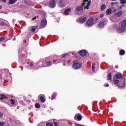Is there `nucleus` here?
I'll list each match as a JSON object with an SVG mask.
<instances>
[{
    "label": "nucleus",
    "mask_w": 126,
    "mask_h": 126,
    "mask_svg": "<svg viewBox=\"0 0 126 126\" xmlns=\"http://www.w3.org/2000/svg\"><path fill=\"white\" fill-rule=\"evenodd\" d=\"M122 14L123 12L122 11H120L116 13V16H117L118 17H120V16H121V15H122Z\"/></svg>",
    "instance_id": "15"
},
{
    "label": "nucleus",
    "mask_w": 126,
    "mask_h": 126,
    "mask_svg": "<svg viewBox=\"0 0 126 126\" xmlns=\"http://www.w3.org/2000/svg\"><path fill=\"white\" fill-rule=\"evenodd\" d=\"M74 119L76 121H81L82 117H81V115H80L79 114H76L74 117Z\"/></svg>",
    "instance_id": "6"
},
{
    "label": "nucleus",
    "mask_w": 126,
    "mask_h": 126,
    "mask_svg": "<svg viewBox=\"0 0 126 126\" xmlns=\"http://www.w3.org/2000/svg\"><path fill=\"white\" fill-rule=\"evenodd\" d=\"M124 85H120V87H125V82H124Z\"/></svg>",
    "instance_id": "39"
},
{
    "label": "nucleus",
    "mask_w": 126,
    "mask_h": 126,
    "mask_svg": "<svg viewBox=\"0 0 126 126\" xmlns=\"http://www.w3.org/2000/svg\"><path fill=\"white\" fill-rule=\"evenodd\" d=\"M35 19H36V17H35L34 18H33L32 19V20H35Z\"/></svg>",
    "instance_id": "44"
},
{
    "label": "nucleus",
    "mask_w": 126,
    "mask_h": 126,
    "mask_svg": "<svg viewBox=\"0 0 126 126\" xmlns=\"http://www.w3.org/2000/svg\"><path fill=\"white\" fill-rule=\"evenodd\" d=\"M3 114L0 112V118H1V117H2Z\"/></svg>",
    "instance_id": "41"
},
{
    "label": "nucleus",
    "mask_w": 126,
    "mask_h": 126,
    "mask_svg": "<svg viewBox=\"0 0 126 126\" xmlns=\"http://www.w3.org/2000/svg\"><path fill=\"white\" fill-rule=\"evenodd\" d=\"M30 66H33V63H30Z\"/></svg>",
    "instance_id": "38"
},
{
    "label": "nucleus",
    "mask_w": 126,
    "mask_h": 126,
    "mask_svg": "<svg viewBox=\"0 0 126 126\" xmlns=\"http://www.w3.org/2000/svg\"><path fill=\"white\" fill-rule=\"evenodd\" d=\"M107 79L108 80H112V74L111 73H109L107 75Z\"/></svg>",
    "instance_id": "18"
},
{
    "label": "nucleus",
    "mask_w": 126,
    "mask_h": 126,
    "mask_svg": "<svg viewBox=\"0 0 126 126\" xmlns=\"http://www.w3.org/2000/svg\"><path fill=\"white\" fill-rule=\"evenodd\" d=\"M104 86H105V87H109V85L108 84H105L104 85Z\"/></svg>",
    "instance_id": "36"
},
{
    "label": "nucleus",
    "mask_w": 126,
    "mask_h": 126,
    "mask_svg": "<svg viewBox=\"0 0 126 126\" xmlns=\"http://www.w3.org/2000/svg\"><path fill=\"white\" fill-rule=\"evenodd\" d=\"M92 64L93 71H95V63H93Z\"/></svg>",
    "instance_id": "28"
},
{
    "label": "nucleus",
    "mask_w": 126,
    "mask_h": 126,
    "mask_svg": "<svg viewBox=\"0 0 126 126\" xmlns=\"http://www.w3.org/2000/svg\"><path fill=\"white\" fill-rule=\"evenodd\" d=\"M76 126H85L84 125H81V124H77L76 123L75 124Z\"/></svg>",
    "instance_id": "33"
},
{
    "label": "nucleus",
    "mask_w": 126,
    "mask_h": 126,
    "mask_svg": "<svg viewBox=\"0 0 126 126\" xmlns=\"http://www.w3.org/2000/svg\"><path fill=\"white\" fill-rule=\"evenodd\" d=\"M67 55V54H64L62 56V58H64V57H65V56Z\"/></svg>",
    "instance_id": "40"
},
{
    "label": "nucleus",
    "mask_w": 126,
    "mask_h": 126,
    "mask_svg": "<svg viewBox=\"0 0 126 126\" xmlns=\"http://www.w3.org/2000/svg\"><path fill=\"white\" fill-rule=\"evenodd\" d=\"M1 7H2V6H0V9H1Z\"/></svg>",
    "instance_id": "45"
},
{
    "label": "nucleus",
    "mask_w": 126,
    "mask_h": 126,
    "mask_svg": "<svg viewBox=\"0 0 126 126\" xmlns=\"http://www.w3.org/2000/svg\"><path fill=\"white\" fill-rule=\"evenodd\" d=\"M105 8H106V5L105 4H102L101 7V10L103 11L105 10Z\"/></svg>",
    "instance_id": "21"
},
{
    "label": "nucleus",
    "mask_w": 126,
    "mask_h": 126,
    "mask_svg": "<svg viewBox=\"0 0 126 126\" xmlns=\"http://www.w3.org/2000/svg\"><path fill=\"white\" fill-rule=\"evenodd\" d=\"M50 65H52V63L48 62L46 63V66H50Z\"/></svg>",
    "instance_id": "29"
},
{
    "label": "nucleus",
    "mask_w": 126,
    "mask_h": 126,
    "mask_svg": "<svg viewBox=\"0 0 126 126\" xmlns=\"http://www.w3.org/2000/svg\"><path fill=\"white\" fill-rule=\"evenodd\" d=\"M4 125V123L3 122H0V126H2Z\"/></svg>",
    "instance_id": "34"
},
{
    "label": "nucleus",
    "mask_w": 126,
    "mask_h": 126,
    "mask_svg": "<svg viewBox=\"0 0 126 126\" xmlns=\"http://www.w3.org/2000/svg\"><path fill=\"white\" fill-rule=\"evenodd\" d=\"M123 6H125V5L122 4V6H120L119 7L120 9H122V8H123Z\"/></svg>",
    "instance_id": "37"
},
{
    "label": "nucleus",
    "mask_w": 126,
    "mask_h": 126,
    "mask_svg": "<svg viewBox=\"0 0 126 126\" xmlns=\"http://www.w3.org/2000/svg\"><path fill=\"white\" fill-rule=\"evenodd\" d=\"M117 78L121 79L123 78V74H118L116 75Z\"/></svg>",
    "instance_id": "19"
},
{
    "label": "nucleus",
    "mask_w": 126,
    "mask_h": 126,
    "mask_svg": "<svg viewBox=\"0 0 126 126\" xmlns=\"http://www.w3.org/2000/svg\"><path fill=\"white\" fill-rule=\"evenodd\" d=\"M125 31H126V29L124 27H119L118 29V32L119 33H123Z\"/></svg>",
    "instance_id": "7"
},
{
    "label": "nucleus",
    "mask_w": 126,
    "mask_h": 126,
    "mask_svg": "<svg viewBox=\"0 0 126 126\" xmlns=\"http://www.w3.org/2000/svg\"><path fill=\"white\" fill-rule=\"evenodd\" d=\"M71 10V9L70 8H68L66 10H65L64 11V14H65V15H68V13H69L70 12Z\"/></svg>",
    "instance_id": "13"
},
{
    "label": "nucleus",
    "mask_w": 126,
    "mask_h": 126,
    "mask_svg": "<svg viewBox=\"0 0 126 126\" xmlns=\"http://www.w3.org/2000/svg\"><path fill=\"white\" fill-rule=\"evenodd\" d=\"M0 25H4V23H1Z\"/></svg>",
    "instance_id": "43"
},
{
    "label": "nucleus",
    "mask_w": 126,
    "mask_h": 126,
    "mask_svg": "<svg viewBox=\"0 0 126 126\" xmlns=\"http://www.w3.org/2000/svg\"><path fill=\"white\" fill-rule=\"evenodd\" d=\"M122 27H126V20H124L121 24Z\"/></svg>",
    "instance_id": "17"
},
{
    "label": "nucleus",
    "mask_w": 126,
    "mask_h": 126,
    "mask_svg": "<svg viewBox=\"0 0 126 126\" xmlns=\"http://www.w3.org/2000/svg\"><path fill=\"white\" fill-rule=\"evenodd\" d=\"M39 98L41 102H42V103H45V101L46 100H45V98L44 97V96H40Z\"/></svg>",
    "instance_id": "16"
},
{
    "label": "nucleus",
    "mask_w": 126,
    "mask_h": 126,
    "mask_svg": "<svg viewBox=\"0 0 126 126\" xmlns=\"http://www.w3.org/2000/svg\"><path fill=\"white\" fill-rule=\"evenodd\" d=\"M120 2L122 4H126V0H120Z\"/></svg>",
    "instance_id": "23"
},
{
    "label": "nucleus",
    "mask_w": 126,
    "mask_h": 126,
    "mask_svg": "<svg viewBox=\"0 0 126 126\" xmlns=\"http://www.w3.org/2000/svg\"><path fill=\"white\" fill-rule=\"evenodd\" d=\"M51 99H52V100H53V99H54V98L52 97Z\"/></svg>",
    "instance_id": "47"
},
{
    "label": "nucleus",
    "mask_w": 126,
    "mask_h": 126,
    "mask_svg": "<svg viewBox=\"0 0 126 126\" xmlns=\"http://www.w3.org/2000/svg\"><path fill=\"white\" fill-rule=\"evenodd\" d=\"M35 106L36 109H39L41 108V106L40 105V104L38 103H35Z\"/></svg>",
    "instance_id": "22"
},
{
    "label": "nucleus",
    "mask_w": 126,
    "mask_h": 126,
    "mask_svg": "<svg viewBox=\"0 0 126 126\" xmlns=\"http://www.w3.org/2000/svg\"><path fill=\"white\" fill-rule=\"evenodd\" d=\"M112 0V1H116L117 0Z\"/></svg>",
    "instance_id": "46"
},
{
    "label": "nucleus",
    "mask_w": 126,
    "mask_h": 126,
    "mask_svg": "<svg viewBox=\"0 0 126 126\" xmlns=\"http://www.w3.org/2000/svg\"><path fill=\"white\" fill-rule=\"evenodd\" d=\"M5 39V37L2 36L0 37V42H1V41H3Z\"/></svg>",
    "instance_id": "30"
},
{
    "label": "nucleus",
    "mask_w": 126,
    "mask_h": 126,
    "mask_svg": "<svg viewBox=\"0 0 126 126\" xmlns=\"http://www.w3.org/2000/svg\"><path fill=\"white\" fill-rule=\"evenodd\" d=\"M59 124L58 122H54V126H59Z\"/></svg>",
    "instance_id": "32"
},
{
    "label": "nucleus",
    "mask_w": 126,
    "mask_h": 126,
    "mask_svg": "<svg viewBox=\"0 0 126 126\" xmlns=\"http://www.w3.org/2000/svg\"><path fill=\"white\" fill-rule=\"evenodd\" d=\"M54 95H55V94H53V96H52V97H54Z\"/></svg>",
    "instance_id": "48"
},
{
    "label": "nucleus",
    "mask_w": 126,
    "mask_h": 126,
    "mask_svg": "<svg viewBox=\"0 0 126 126\" xmlns=\"http://www.w3.org/2000/svg\"><path fill=\"white\" fill-rule=\"evenodd\" d=\"M48 6L51 7V8H53L54 7H56V1L55 0H51Z\"/></svg>",
    "instance_id": "5"
},
{
    "label": "nucleus",
    "mask_w": 126,
    "mask_h": 126,
    "mask_svg": "<svg viewBox=\"0 0 126 126\" xmlns=\"http://www.w3.org/2000/svg\"><path fill=\"white\" fill-rule=\"evenodd\" d=\"M16 1H17V0H9L8 4H14Z\"/></svg>",
    "instance_id": "10"
},
{
    "label": "nucleus",
    "mask_w": 126,
    "mask_h": 126,
    "mask_svg": "<svg viewBox=\"0 0 126 126\" xmlns=\"http://www.w3.org/2000/svg\"><path fill=\"white\" fill-rule=\"evenodd\" d=\"M79 54L80 56H81V57H85V56L87 55V53H86V51L84 50H81V51H80Z\"/></svg>",
    "instance_id": "9"
},
{
    "label": "nucleus",
    "mask_w": 126,
    "mask_h": 126,
    "mask_svg": "<svg viewBox=\"0 0 126 126\" xmlns=\"http://www.w3.org/2000/svg\"><path fill=\"white\" fill-rule=\"evenodd\" d=\"M10 101L11 102L12 105H14V104H15V100L14 99H11Z\"/></svg>",
    "instance_id": "26"
},
{
    "label": "nucleus",
    "mask_w": 126,
    "mask_h": 126,
    "mask_svg": "<svg viewBox=\"0 0 126 126\" xmlns=\"http://www.w3.org/2000/svg\"><path fill=\"white\" fill-rule=\"evenodd\" d=\"M2 1H3V2H5L6 1V0H0Z\"/></svg>",
    "instance_id": "42"
},
{
    "label": "nucleus",
    "mask_w": 126,
    "mask_h": 126,
    "mask_svg": "<svg viewBox=\"0 0 126 126\" xmlns=\"http://www.w3.org/2000/svg\"><path fill=\"white\" fill-rule=\"evenodd\" d=\"M0 96H1L0 100H2L3 99L6 100V99H8L7 97H6V96H5V95H4L2 94H0Z\"/></svg>",
    "instance_id": "12"
},
{
    "label": "nucleus",
    "mask_w": 126,
    "mask_h": 126,
    "mask_svg": "<svg viewBox=\"0 0 126 126\" xmlns=\"http://www.w3.org/2000/svg\"><path fill=\"white\" fill-rule=\"evenodd\" d=\"M111 5H114V4H118V2H112L111 3Z\"/></svg>",
    "instance_id": "31"
},
{
    "label": "nucleus",
    "mask_w": 126,
    "mask_h": 126,
    "mask_svg": "<svg viewBox=\"0 0 126 126\" xmlns=\"http://www.w3.org/2000/svg\"><path fill=\"white\" fill-rule=\"evenodd\" d=\"M54 126V124L53 123H47L46 124V126Z\"/></svg>",
    "instance_id": "25"
},
{
    "label": "nucleus",
    "mask_w": 126,
    "mask_h": 126,
    "mask_svg": "<svg viewBox=\"0 0 126 126\" xmlns=\"http://www.w3.org/2000/svg\"><path fill=\"white\" fill-rule=\"evenodd\" d=\"M63 65H65V64H63Z\"/></svg>",
    "instance_id": "49"
},
{
    "label": "nucleus",
    "mask_w": 126,
    "mask_h": 126,
    "mask_svg": "<svg viewBox=\"0 0 126 126\" xmlns=\"http://www.w3.org/2000/svg\"><path fill=\"white\" fill-rule=\"evenodd\" d=\"M125 54H126V52H125V50H121L120 51V55H121V56H124V55H125Z\"/></svg>",
    "instance_id": "20"
},
{
    "label": "nucleus",
    "mask_w": 126,
    "mask_h": 126,
    "mask_svg": "<svg viewBox=\"0 0 126 126\" xmlns=\"http://www.w3.org/2000/svg\"><path fill=\"white\" fill-rule=\"evenodd\" d=\"M85 21H86V17H84L80 19V23H83Z\"/></svg>",
    "instance_id": "14"
},
{
    "label": "nucleus",
    "mask_w": 126,
    "mask_h": 126,
    "mask_svg": "<svg viewBox=\"0 0 126 126\" xmlns=\"http://www.w3.org/2000/svg\"><path fill=\"white\" fill-rule=\"evenodd\" d=\"M104 14H101L99 16V18H103V17H104Z\"/></svg>",
    "instance_id": "35"
},
{
    "label": "nucleus",
    "mask_w": 126,
    "mask_h": 126,
    "mask_svg": "<svg viewBox=\"0 0 126 126\" xmlns=\"http://www.w3.org/2000/svg\"><path fill=\"white\" fill-rule=\"evenodd\" d=\"M36 29H37V27L36 26L32 27V32H35V30H36Z\"/></svg>",
    "instance_id": "27"
},
{
    "label": "nucleus",
    "mask_w": 126,
    "mask_h": 126,
    "mask_svg": "<svg viewBox=\"0 0 126 126\" xmlns=\"http://www.w3.org/2000/svg\"><path fill=\"white\" fill-rule=\"evenodd\" d=\"M116 67L118 68V67L117 66V67Z\"/></svg>",
    "instance_id": "50"
},
{
    "label": "nucleus",
    "mask_w": 126,
    "mask_h": 126,
    "mask_svg": "<svg viewBox=\"0 0 126 126\" xmlns=\"http://www.w3.org/2000/svg\"><path fill=\"white\" fill-rule=\"evenodd\" d=\"M108 22V19H106L103 20H101L99 23L98 26L100 27V28H102V27H104L105 26V23H107Z\"/></svg>",
    "instance_id": "4"
},
{
    "label": "nucleus",
    "mask_w": 126,
    "mask_h": 126,
    "mask_svg": "<svg viewBox=\"0 0 126 126\" xmlns=\"http://www.w3.org/2000/svg\"><path fill=\"white\" fill-rule=\"evenodd\" d=\"M106 15H110L112 13V9L111 8L108 9L106 12Z\"/></svg>",
    "instance_id": "11"
},
{
    "label": "nucleus",
    "mask_w": 126,
    "mask_h": 126,
    "mask_svg": "<svg viewBox=\"0 0 126 126\" xmlns=\"http://www.w3.org/2000/svg\"><path fill=\"white\" fill-rule=\"evenodd\" d=\"M113 81L114 82H115V83H116V84H118V83H119V80L117 79V78H114L113 79Z\"/></svg>",
    "instance_id": "24"
},
{
    "label": "nucleus",
    "mask_w": 126,
    "mask_h": 126,
    "mask_svg": "<svg viewBox=\"0 0 126 126\" xmlns=\"http://www.w3.org/2000/svg\"><path fill=\"white\" fill-rule=\"evenodd\" d=\"M93 20L92 18L89 19L86 23V27H92V26H93Z\"/></svg>",
    "instance_id": "3"
},
{
    "label": "nucleus",
    "mask_w": 126,
    "mask_h": 126,
    "mask_svg": "<svg viewBox=\"0 0 126 126\" xmlns=\"http://www.w3.org/2000/svg\"><path fill=\"white\" fill-rule=\"evenodd\" d=\"M91 4V0L88 1V0H84L83 3L82 5L78 6L76 8V11H82L83 10V7L89 9V6Z\"/></svg>",
    "instance_id": "1"
},
{
    "label": "nucleus",
    "mask_w": 126,
    "mask_h": 126,
    "mask_svg": "<svg viewBox=\"0 0 126 126\" xmlns=\"http://www.w3.org/2000/svg\"><path fill=\"white\" fill-rule=\"evenodd\" d=\"M46 25H47V20L43 19L41 23V26H42V27H45Z\"/></svg>",
    "instance_id": "8"
},
{
    "label": "nucleus",
    "mask_w": 126,
    "mask_h": 126,
    "mask_svg": "<svg viewBox=\"0 0 126 126\" xmlns=\"http://www.w3.org/2000/svg\"><path fill=\"white\" fill-rule=\"evenodd\" d=\"M82 64L80 63H76V61L73 62V68L75 69H79L82 66Z\"/></svg>",
    "instance_id": "2"
}]
</instances>
